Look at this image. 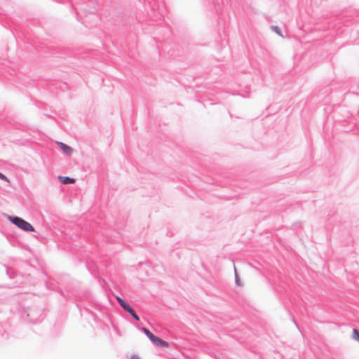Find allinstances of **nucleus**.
Here are the masks:
<instances>
[{"instance_id":"f257e3e1","label":"nucleus","mask_w":359,"mask_h":359,"mask_svg":"<svg viewBox=\"0 0 359 359\" xmlns=\"http://www.w3.org/2000/svg\"><path fill=\"white\" fill-rule=\"evenodd\" d=\"M141 330L147 335V337L151 340V341L158 347L168 348L169 344L167 341L158 337L157 336L152 334L148 329L142 327Z\"/></svg>"},{"instance_id":"f03ea898","label":"nucleus","mask_w":359,"mask_h":359,"mask_svg":"<svg viewBox=\"0 0 359 359\" xmlns=\"http://www.w3.org/2000/svg\"><path fill=\"white\" fill-rule=\"evenodd\" d=\"M10 221L16 225L18 227L20 228L21 229L25 231H34V227L27 221L24 220L23 219L15 216V217H9Z\"/></svg>"},{"instance_id":"7ed1b4c3","label":"nucleus","mask_w":359,"mask_h":359,"mask_svg":"<svg viewBox=\"0 0 359 359\" xmlns=\"http://www.w3.org/2000/svg\"><path fill=\"white\" fill-rule=\"evenodd\" d=\"M62 151L67 155L70 156L73 152V149L69 146L67 145L63 142H57Z\"/></svg>"},{"instance_id":"20e7f679","label":"nucleus","mask_w":359,"mask_h":359,"mask_svg":"<svg viewBox=\"0 0 359 359\" xmlns=\"http://www.w3.org/2000/svg\"><path fill=\"white\" fill-rule=\"evenodd\" d=\"M58 179L60 182L63 184H72L74 182V180L69 177L59 176Z\"/></svg>"},{"instance_id":"39448f33","label":"nucleus","mask_w":359,"mask_h":359,"mask_svg":"<svg viewBox=\"0 0 359 359\" xmlns=\"http://www.w3.org/2000/svg\"><path fill=\"white\" fill-rule=\"evenodd\" d=\"M125 311L128 312L135 320H140L139 316L137 315V313H135L134 309L130 306V305H129L128 307H127Z\"/></svg>"},{"instance_id":"423d86ee","label":"nucleus","mask_w":359,"mask_h":359,"mask_svg":"<svg viewBox=\"0 0 359 359\" xmlns=\"http://www.w3.org/2000/svg\"><path fill=\"white\" fill-rule=\"evenodd\" d=\"M116 300L118 302V303L119 304V305L124 309L126 310V309L127 307H128V306L130 305L129 304H128L126 302H125L122 298L119 297H116Z\"/></svg>"},{"instance_id":"0eeeda50","label":"nucleus","mask_w":359,"mask_h":359,"mask_svg":"<svg viewBox=\"0 0 359 359\" xmlns=\"http://www.w3.org/2000/svg\"><path fill=\"white\" fill-rule=\"evenodd\" d=\"M234 270H235V283L238 286H241V280H240V278H239V276L236 271V268L234 269Z\"/></svg>"},{"instance_id":"6e6552de","label":"nucleus","mask_w":359,"mask_h":359,"mask_svg":"<svg viewBox=\"0 0 359 359\" xmlns=\"http://www.w3.org/2000/svg\"><path fill=\"white\" fill-rule=\"evenodd\" d=\"M353 338L359 341V331L356 329L353 330Z\"/></svg>"},{"instance_id":"1a4fd4ad","label":"nucleus","mask_w":359,"mask_h":359,"mask_svg":"<svg viewBox=\"0 0 359 359\" xmlns=\"http://www.w3.org/2000/svg\"><path fill=\"white\" fill-rule=\"evenodd\" d=\"M271 29L278 35L282 36L280 29L278 26H271Z\"/></svg>"},{"instance_id":"9d476101","label":"nucleus","mask_w":359,"mask_h":359,"mask_svg":"<svg viewBox=\"0 0 359 359\" xmlns=\"http://www.w3.org/2000/svg\"><path fill=\"white\" fill-rule=\"evenodd\" d=\"M0 179L6 182H9L8 177L1 172H0Z\"/></svg>"},{"instance_id":"9b49d317","label":"nucleus","mask_w":359,"mask_h":359,"mask_svg":"<svg viewBox=\"0 0 359 359\" xmlns=\"http://www.w3.org/2000/svg\"><path fill=\"white\" fill-rule=\"evenodd\" d=\"M130 359H140V357H138L137 355H133L130 358Z\"/></svg>"}]
</instances>
